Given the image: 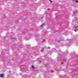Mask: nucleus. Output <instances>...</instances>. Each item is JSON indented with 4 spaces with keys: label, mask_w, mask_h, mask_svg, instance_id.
<instances>
[{
    "label": "nucleus",
    "mask_w": 78,
    "mask_h": 78,
    "mask_svg": "<svg viewBox=\"0 0 78 78\" xmlns=\"http://www.w3.org/2000/svg\"><path fill=\"white\" fill-rule=\"evenodd\" d=\"M0 77L2 78H3V77H4V76H3L2 74H1L0 75Z\"/></svg>",
    "instance_id": "obj_1"
},
{
    "label": "nucleus",
    "mask_w": 78,
    "mask_h": 78,
    "mask_svg": "<svg viewBox=\"0 0 78 78\" xmlns=\"http://www.w3.org/2000/svg\"><path fill=\"white\" fill-rule=\"evenodd\" d=\"M44 25L45 24H43L42 25H41L40 27V28H41V27H43L44 26Z\"/></svg>",
    "instance_id": "obj_2"
},
{
    "label": "nucleus",
    "mask_w": 78,
    "mask_h": 78,
    "mask_svg": "<svg viewBox=\"0 0 78 78\" xmlns=\"http://www.w3.org/2000/svg\"><path fill=\"white\" fill-rule=\"evenodd\" d=\"M76 12H77V11L76 10V11H74V13H76Z\"/></svg>",
    "instance_id": "obj_3"
},
{
    "label": "nucleus",
    "mask_w": 78,
    "mask_h": 78,
    "mask_svg": "<svg viewBox=\"0 0 78 78\" xmlns=\"http://www.w3.org/2000/svg\"><path fill=\"white\" fill-rule=\"evenodd\" d=\"M49 1H50L51 3H52V2H53V1H51V0H49Z\"/></svg>",
    "instance_id": "obj_4"
},
{
    "label": "nucleus",
    "mask_w": 78,
    "mask_h": 78,
    "mask_svg": "<svg viewBox=\"0 0 78 78\" xmlns=\"http://www.w3.org/2000/svg\"><path fill=\"white\" fill-rule=\"evenodd\" d=\"M74 27H75V28H77V26H75Z\"/></svg>",
    "instance_id": "obj_5"
},
{
    "label": "nucleus",
    "mask_w": 78,
    "mask_h": 78,
    "mask_svg": "<svg viewBox=\"0 0 78 78\" xmlns=\"http://www.w3.org/2000/svg\"><path fill=\"white\" fill-rule=\"evenodd\" d=\"M76 3H78V1H76Z\"/></svg>",
    "instance_id": "obj_6"
},
{
    "label": "nucleus",
    "mask_w": 78,
    "mask_h": 78,
    "mask_svg": "<svg viewBox=\"0 0 78 78\" xmlns=\"http://www.w3.org/2000/svg\"><path fill=\"white\" fill-rule=\"evenodd\" d=\"M32 68L33 69V68H34V66H32Z\"/></svg>",
    "instance_id": "obj_7"
},
{
    "label": "nucleus",
    "mask_w": 78,
    "mask_h": 78,
    "mask_svg": "<svg viewBox=\"0 0 78 78\" xmlns=\"http://www.w3.org/2000/svg\"><path fill=\"white\" fill-rule=\"evenodd\" d=\"M74 31H75L76 32V30H74Z\"/></svg>",
    "instance_id": "obj_8"
},
{
    "label": "nucleus",
    "mask_w": 78,
    "mask_h": 78,
    "mask_svg": "<svg viewBox=\"0 0 78 78\" xmlns=\"http://www.w3.org/2000/svg\"><path fill=\"white\" fill-rule=\"evenodd\" d=\"M14 39H15V40H16V38H15Z\"/></svg>",
    "instance_id": "obj_9"
},
{
    "label": "nucleus",
    "mask_w": 78,
    "mask_h": 78,
    "mask_svg": "<svg viewBox=\"0 0 78 78\" xmlns=\"http://www.w3.org/2000/svg\"><path fill=\"white\" fill-rule=\"evenodd\" d=\"M9 30V29H7V30Z\"/></svg>",
    "instance_id": "obj_10"
},
{
    "label": "nucleus",
    "mask_w": 78,
    "mask_h": 78,
    "mask_svg": "<svg viewBox=\"0 0 78 78\" xmlns=\"http://www.w3.org/2000/svg\"><path fill=\"white\" fill-rule=\"evenodd\" d=\"M10 72H11L10 71L9 72V73H10Z\"/></svg>",
    "instance_id": "obj_11"
},
{
    "label": "nucleus",
    "mask_w": 78,
    "mask_h": 78,
    "mask_svg": "<svg viewBox=\"0 0 78 78\" xmlns=\"http://www.w3.org/2000/svg\"><path fill=\"white\" fill-rule=\"evenodd\" d=\"M77 30H78V29H77Z\"/></svg>",
    "instance_id": "obj_12"
}]
</instances>
